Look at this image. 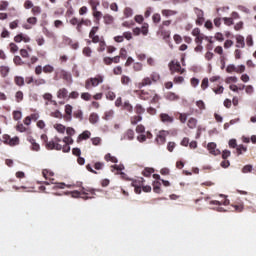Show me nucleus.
<instances>
[{"label":"nucleus","instance_id":"obj_1","mask_svg":"<svg viewBox=\"0 0 256 256\" xmlns=\"http://www.w3.org/2000/svg\"><path fill=\"white\" fill-rule=\"evenodd\" d=\"M46 134H41V141H44L46 150L63 151V153H70V145L75 143L72 136H65L63 139L53 137V140L47 141Z\"/></svg>","mask_w":256,"mask_h":256},{"label":"nucleus","instance_id":"obj_2","mask_svg":"<svg viewBox=\"0 0 256 256\" xmlns=\"http://www.w3.org/2000/svg\"><path fill=\"white\" fill-rule=\"evenodd\" d=\"M96 33H98V27L97 26L91 27V30L89 31V39L91 40L87 41V43L98 44L97 51L103 52L105 51V49L108 48V46H105V40H103V37L96 35Z\"/></svg>","mask_w":256,"mask_h":256},{"label":"nucleus","instance_id":"obj_3","mask_svg":"<svg viewBox=\"0 0 256 256\" xmlns=\"http://www.w3.org/2000/svg\"><path fill=\"white\" fill-rule=\"evenodd\" d=\"M134 93L141 101H151V104H156L160 101V96L155 93V90H136Z\"/></svg>","mask_w":256,"mask_h":256},{"label":"nucleus","instance_id":"obj_4","mask_svg":"<svg viewBox=\"0 0 256 256\" xmlns=\"http://www.w3.org/2000/svg\"><path fill=\"white\" fill-rule=\"evenodd\" d=\"M72 198H81L83 200L93 199V196L96 195V190L91 188H82L81 191H72L70 192Z\"/></svg>","mask_w":256,"mask_h":256},{"label":"nucleus","instance_id":"obj_5","mask_svg":"<svg viewBox=\"0 0 256 256\" xmlns=\"http://www.w3.org/2000/svg\"><path fill=\"white\" fill-rule=\"evenodd\" d=\"M51 117L56 119H63L65 122L72 121V105L65 104V115L61 114L60 111L56 110L55 112H51Z\"/></svg>","mask_w":256,"mask_h":256},{"label":"nucleus","instance_id":"obj_6","mask_svg":"<svg viewBox=\"0 0 256 256\" xmlns=\"http://www.w3.org/2000/svg\"><path fill=\"white\" fill-rule=\"evenodd\" d=\"M158 81H160V74H158V72H151V76L141 79V82H139V89L151 86L154 83H158Z\"/></svg>","mask_w":256,"mask_h":256},{"label":"nucleus","instance_id":"obj_7","mask_svg":"<svg viewBox=\"0 0 256 256\" xmlns=\"http://www.w3.org/2000/svg\"><path fill=\"white\" fill-rule=\"evenodd\" d=\"M101 83H103V76L96 75L94 78H89L84 82V89L90 90L91 88L98 87Z\"/></svg>","mask_w":256,"mask_h":256},{"label":"nucleus","instance_id":"obj_8","mask_svg":"<svg viewBox=\"0 0 256 256\" xmlns=\"http://www.w3.org/2000/svg\"><path fill=\"white\" fill-rule=\"evenodd\" d=\"M167 67L170 68V74L172 75H174V73L182 75L186 72L184 68H181V64H179V61L177 60L170 61V63L167 64Z\"/></svg>","mask_w":256,"mask_h":256},{"label":"nucleus","instance_id":"obj_9","mask_svg":"<svg viewBox=\"0 0 256 256\" xmlns=\"http://www.w3.org/2000/svg\"><path fill=\"white\" fill-rule=\"evenodd\" d=\"M191 35L196 37V39L194 40V42L197 45H201L203 44V41H208L210 43H212V40H210L209 37L205 36L203 33H200V29L199 28H194V30L191 31Z\"/></svg>","mask_w":256,"mask_h":256},{"label":"nucleus","instance_id":"obj_10","mask_svg":"<svg viewBox=\"0 0 256 256\" xmlns=\"http://www.w3.org/2000/svg\"><path fill=\"white\" fill-rule=\"evenodd\" d=\"M2 139L3 144L11 147H15L20 144V138H17V136L10 138L8 134H3Z\"/></svg>","mask_w":256,"mask_h":256},{"label":"nucleus","instance_id":"obj_11","mask_svg":"<svg viewBox=\"0 0 256 256\" xmlns=\"http://www.w3.org/2000/svg\"><path fill=\"white\" fill-rule=\"evenodd\" d=\"M58 79H63L65 81L70 80V73L63 69L56 70V76L53 77V80L58 81Z\"/></svg>","mask_w":256,"mask_h":256},{"label":"nucleus","instance_id":"obj_12","mask_svg":"<svg viewBox=\"0 0 256 256\" xmlns=\"http://www.w3.org/2000/svg\"><path fill=\"white\" fill-rule=\"evenodd\" d=\"M158 118L160 120V123H163L165 125H170V124L174 123V117L170 116L167 113H160Z\"/></svg>","mask_w":256,"mask_h":256},{"label":"nucleus","instance_id":"obj_13","mask_svg":"<svg viewBox=\"0 0 256 256\" xmlns=\"http://www.w3.org/2000/svg\"><path fill=\"white\" fill-rule=\"evenodd\" d=\"M143 182H145L143 178L132 181V187H134V193H136V195L141 194V187H143Z\"/></svg>","mask_w":256,"mask_h":256},{"label":"nucleus","instance_id":"obj_14","mask_svg":"<svg viewBox=\"0 0 256 256\" xmlns=\"http://www.w3.org/2000/svg\"><path fill=\"white\" fill-rule=\"evenodd\" d=\"M13 41L15 43H29V41H31V39H29V36H27L26 34H18L15 35V37H13Z\"/></svg>","mask_w":256,"mask_h":256},{"label":"nucleus","instance_id":"obj_15","mask_svg":"<svg viewBox=\"0 0 256 256\" xmlns=\"http://www.w3.org/2000/svg\"><path fill=\"white\" fill-rule=\"evenodd\" d=\"M194 13H196V25L200 26L203 25V22L205 21L203 17V10H200L199 8H194Z\"/></svg>","mask_w":256,"mask_h":256},{"label":"nucleus","instance_id":"obj_16","mask_svg":"<svg viewBox=\"0 0 256 256\" xmlns=\"http://www.w3.org/2000/svg\"><path fill=\"white\" fill-rule=\"evenodd\" d=\"M208 152L212 156L219 155V150H217V144H215L214 142L208 143Z\"/></svg>","mask_w":256,"mask_h":256},{"label":"nucleus","instance_id":"obj_17","mask_svg":"<svg viewBox=\"0 0 256 256\" xmlns=\"http://www.w3.org/2000/svg\"><path fill=\"white\" fill-rule=\"evenodd\" d=\"M90 137H91V132L89 131L82 132L77 136V144L81 143L82 141L89 140Z\"/></svg>","mask_w":256,"mask_h":256},{"label":"nucleus","instance_id":"obj_18","mask_svg":"<svg viewBox=\"0 0 256 256\" xmlns=\"http://www.w3.org/2000/svg\"><path fill=\"white\" fill-rule=\"evenodd\" d=\"M147 111V108H143L141 104L134 105V108L132 109V113H135L138 116L143 115Z\"/></svg>","mask_w":256,"mask_h":256},{"label":"nucleus","instance_id":"obj_19","mask_svg":"<svg viewBox=\"0 0 256 256\" xmlns=\"http://www.w3.org/2000/svg\"><path fill=\"white\" fill-rule=\"evenodd\" d=\"M27 142H30L32 145V151L39 152V144L32 138V136H27Z\"/></svg>","mask_w":256,"mask_h":256},{"label":"nucleus","instance_id":"obj_20","mask_svg":"<svg viewBox=\"0 0 256 256\" xmlns=\"http://www.w3.org/2000/svg\"><path fill=\"white\" fill-rule=\"evenodd\" d=\"M67 95H70V93H67L66 88H60V89H58V92L56 93V97L58 99H66Z\"/></svg>","mask_w":256,"mask_h":256},{"label":"nucleus","instance_id":"obj_21","mask_svg":"<svg viewBox=\"0 0 256 256\" xmlns=\"http://www.w3.org/2000/svg\"><path fill=\"white\" fill-rule=\"evenodd\" d=\"M245 46H247V43L244 42L243 36L237 35L236 36V48L243 49Z\"/></svg>","mask_w":256,"mask_h":256},{"label":"nucleus","instance_id":"obj_22","mask_svg":"<svg viewBox=\"0 0 256 256\" xmlns=\"http://www.w3.org/2000/svg\"><path fill=\"white\" fill-rule=\"evenodd\" d=\"M41 71H44V74H52L53 72L58 70H55L51 64H46L44 66H41Z\"/></svg>","mask_w":256,"mask_h":256},{"label":"nucleus","instance_id":"obj_23","mask_svg":"<svg viewBox=\"0 0 256 256\" xmlns=\"http://www.w3.org/2000/svg\"><path fill=\"white\" fill-rule=\"evenodd\" d=\"M165 99L167 101H178L179 100V95L175 94L174 92H167L165 94Z\"/></svg>","mask_w":256,"mask_h":256},{"label":"nucleus","instance_id":"obj_24","mask_svg":"<svg viewBox=\"0 0 256 256\" xmlns=\"http://www.w3.org/2000/svg\"><path fill=\"white\" fill-rule=\"evenodd\" d=\"M13 82L15 83V86H18V87L25 86L26 84V81H24L21 76H15L13 78Z\"/></svg>","mask_w":256,"mask_h":256},{"label":"nucleus","instance_id":"obj_25","mask_svg":"<svg viewBox=\"0 0 256 256\" xmlns=\"http://www.w3.org/2000/svg\"><path fill=\"white\" fill-rule=\"evenodd\" d=\"M123 111H127V113L131 114V110L134 109V106H131L129 100L125 101V104L120 105Z\"/></svg>","mask_w":256,"mask_h":256},{"label":"nucleus","instance_id":"obj_26","mask_svg":"<svg viewBox=\"0 0 256 256\" xmlns=\"http://www.w3.org/2000/svg\"><path fill=\"white\" fill-rule=\"evenodd\" d=\"M41 175L44 176V179L50 180L51 182L53 181V179H51V177H53V172H51L50 170L44 169L43 171H41Z\"/></svg>","mask_w":256,"mask_h":256},{"label":"nucleus","instance_id":"obj_27","mask_svg":"<svg viewBox=\"0 0 256 256\" xmlns=\"http://www.w3.org/2000/svg\"><path fill=\"white\" fill-rule=\"evenodd\" d=\"M184 123H186V126H188L189 129H196V124L198 123V120H196V118H189V121Z\"/></svg>","mask_w":256,"mask_h":256},{"label":"nucleus","instance_id":"obj_28","mask_svg":"<svg viewBox=\"0 0 256 256\" xmlns=\"http://www.w3.org/2000/svg\"><path fill=\"white\" fill-rule=\"evenodd\" d=\"M233 149H236V156H241L248 151V148L243 145H239V147H234Z\"/></svg>","mask_w":256,"mask_h":256},{"label":"nucleus","instance_id":"obj_29","mask_svg":"<svg viewBox=\"0 0 256 256\" xmlns=\"http://www.w3.org/2000/svg\"><path fill=\"white\" fill-rule=\"evenodd\" d=\"M53 129H56V131L60 134H63L65 131H67V128L63 124H54Z\"/></svg>","mask_w":256,"mask_h":256},{"label":"nucleus","instance_id":"obj_30","mask_svg":"<svg viewBox=\"0 0 256 256\" xmlns=\"http://www.w3.org/2000/svg\"><path fill=\"white\" fill-rule=\"evenodd\" d=\"M114 18L110 14H106V16H103V23L106 25H113Z\"/></svg>","mask_w":256,"mask_h":256},{"label":"nucleus","instance_id":"obj_31","mask_svg":"<svg viewBox=\"0 0 256 256\" xmlns=\"http://www.w3.org/2000/svg\"><path fill=\"white\" fill-rule=\"evenodd\" d=\"M72 118L82 121L84 119L82 110H75V112H72Z\"/></svg>","mask_w":256,"mask_h":256},{"label":"nucleus","instance_id":"obj_32","mask_svg":"<svg viewBox=\"0 0 256 256\" xmlns=\"http://www.w3.org/2000/svg\"><path fill=\"white\" fill-rule=\"evenodd\" d=\"M141 120H142L141 115H136L129 118V123L132 125H136L139 122H141Z\"/></svg>","mask_w":256,"mask_h":256},{"label":"nucleus","instance_id":"obj_33","mask_svg":"<svg viewBox=\"0 0 256 256\" xmlns=\"http://www.w3.org/2000/svg\"><path fill=\"white\" fill-rule=\"evenodd\" d=\"M161 14H163V17H172L174 15H177V11L164 9L161 11Z\"/></svg>","mask_w":256,"mask_h":256},{"label":"nucleus","instance_id":"obj_34","mask_svg":"<svg viewBox=\"0 0 256 256\" xmlns=\"http://www.w3.org/2000/svg\"><path fill=\"white\" fill-rule=\"evenodd\" d=\"M120 83L124 86H128L131 83V78H129V76L122 75L120 77Z\"/></svg>","mask_w":256,"mask_h":256},{"label":"nucleus","instance_id":"obj_35","mask_svg":"<svg viewBox=\"0 0 256 256\" xmlns=\"http://www.w3.org/2000/svg\"><path fill=\"white\" fill-rule=\"evenodd\" d=\"M9 72H10V68H8V66H1L0 67L1 77L6 78L8 76Z\"/></svg>","mask_w":256,"mask_h":256},{"label":"nucleus","instance_id":"obj_36","mask_svg":"<svg viewBox=\"0 0 256 256\" xmlns=\"http://www.w3.org/2000/svg\"><path fill=\"white\" fill-rule=\"evenodd\" d=\"M212 93H215V95H222L224 93V87L217 85V87H212Z\"/></svg>","mask_w":256,"mask_h":256},{"label":"nucleus","instance_id":"obj_37","mask_svg":"<svg viewBox=\"0 0 256 256\" xmlns=\"http://www.w3.org/2000/svg\"><path fill=\"white\" fill-rule=\"evenodd\" d=\"M92 12V16H94V19H96V22L101 21V18L105 17V15H103L101 12H99L98 10H91Z\"/></svg>","mask_w":256,"mask_h":256},{"label":"nucleus","instance_id":"obj_38","mask_svg":"<svg viewBox=\"0 0 256 256\" xmlns=\"http://www.w3.org/2000/svg\"><path fill=\"white\" fill-rule=\"evenodd\" d=\"M156 142L158 143V145L165 144V134L160 132V134H158V136L156 137Z\"/></svg>","mask_w":256,"mask_h":256},{"label":"nucleus","instance_id":"obj_39","mask_svg":"<svg viewBox=\"0 0 256 256\" xmlns=\"http://www.w3.org/2000/svg\"><path fill=\"white\" fill-rule=\"evenodd\" d=\"M160 182L159 181H153V193L160 194Z\"/></svg>","mask_w":256,"mask_h":256},{"label":"nucleus","instance_id":"obj_40","mask_svg":"<svg viewBox=\"0 0 256 256\" xmlns=\"http://www.w3.org/2000/svg\"><path fill=\"white\" fill-rule=\"evenodd\" d=\"M210 205H217V206L224 205V206H227V205H229V200L224 199V201L222 203L217 201V200H212V201H210Z\"/></svg>","mask_w":256,"mask_h":256},{"label":"nucleus","instance_id":"obj_41","mask_svg":"<svg viewBox=\"0 0 256 256\" xmlns=\"http://www.w3.org/2000/svg\"><path fill=\"white\" fill-rule=\"evenodd\" d=\"M89 123H91V124H96V123H98V114H96V113H91V114L89 115Z\"/></svg>","mask_w":256,"mask_h":256},{"label":"nucleus","instance_id":"obj_42","mask_svg":"<svg viewBox=\"0 0 256 256\" xmlns=\"http://www.w3.org/2000/svg\"><path fill=\"white\" fill-rule=\"evenodd\" d=\"M104 160H106V162H110V163H117V158H115V156L110 155V153L106 154V156H104Z\"/></svg>","mask_w":256,"mask_h":256},{"label":"nucleus","instance_id":"obj_43","mask_svg":"<svg viewBox=\"0 0 256 256\" xmlns=\"http://www.w3.org/2000/svg\"><path fill=\"white\" fill-rule=\"evenodd\" d=\"M153 174V168H145L144 171L141 172V175L148 178Z\"/></svg>","mask_w":256,"mask_h":256},{"label":"nucleus","instance_id":"obj_44","mask_svg":"<svg viewBox=\"0 0 256 256\" xmlns=\"http://www.w3.org/2000/svg\"><path fill=\"white\" fill-rule=\"evenodd\" d=\"M75 26H87V27H91V20H89V19H82L81 22L75 24Z\"/></svg>","mask_w":256,"mask_h":256},{"label":"nucleus","instance_id":"obj_45","mask_svg":"<svg viewBox=\"0 0 256 256\" xmlns=\"http://www.w3.org/2000/svg\"><path fill=\"white\" fill-rule=\"evenodd\" d=\"M125 139L129 141L134 140V130H127V132H125Z\"/></svg>","mask_w":256,"mask_h":256},{"label":"nucleus","instance_id":"obj_46","mask_svg":"<svg viewBox=\"0 0 256 256\" xmlns=\"http://www.w3.org/2000/svg\"><path fill=\"white\" fill-rule=\"evenodd\" d=\"M32 84H34V86L39 87L41 85H46V80L44 78H37V80H34Z\"/></svg>","mask_w":256,"mask_h":256},{"label":"nucleus","instance_id":"obj_47","mask_svg":"<svg viewBox=\"0 0 256 256\" xmlns=\"http://www.w3.org/2000/svg\"><path fill=\"white\" fill-rule=\"evenodd\" d=\"M132 69L134 72H141V70H143V64L136 62L133 64Z\"/></svg>","mask_w":256,"mask_h":256},{"label":"nucleus","instance_id":"obj_48","mask_svg":"<svg viewBox=\"0 0 256 256\" xmlns=\"http://www.w3.org/2000/svg\"><path fill=\"white\" fill-rule=\"evenodd\" d=\"M89 5L91 6V11H96L99 5L98 0H89Z\"/></svg>","mask_w":256,"mask_h":256},{"label":"nucleus","instance_id":"obj_49","mask_svg":"<svg viewBox=\"0 0 256 256\" xmlns=\"http://www.w3.org/2000/svg\"><path fill=\"white\" fill-rule=\"evenodd\" d=\"M78 98H81L83 101H91V94L89 92H84L79 96Z\"/></svg>","mask_w":256,"mask_h":256},{"label":"nucleus","instance_id":"obj_50","mask_svg":"<svg viewBox=\"0 0 256 256\" xmlns=\"http://www.w3.org/2000/svg\"><path fill=\"white\" fill-rule=\"evenodd\" d=\"M82 55H84V57L90 58L91 57V48L90 47H84L82 49Z\"/></svg>","mask_w":256,"mask_h":256},{"label":"nucleus","instance_id":"obj_51","mask_svg":"<svg viewBox=\"0 0 256 256\" xmlns=\"http://www.w3.org/2000/svg\"><path fill=\"white\" fill-rule=\"evenodd\" d=\"M139 31L141 32V35H148V24L144 23V25L139 28Z\"/></svg>","mask_w":256,"mask_h":256},{"label":"nucleus","instance_id":"obj_52","mask_svg":"<svg viewBox=\"0 0 256 256\" xmlns=\"http://www.w3.org/2000/svg\"><path fill=\"white\" fill-rule=\"evenodd\" d=\"M172 83L174 84H182L184 83V77L182 76H174Z\"/></svg>","mask_w":256,"mask_h":256},{"label":"nucleus","instance_id":"obj_53","mask_svg":"<svg viewBox=\"0 0 256 256\" xmlns=\"http://www.w3.org/2000/svg\"><path fill=\"white\" fill-rule=\"evenodd\" d=\"M221 20L224 21V25L226 26L234 25V19L224 17V18H221Z\"/></svg>","mask_w":256,"mask_h":256},{"label":"nucleus","instance_id":"obj_54","mask_svg":"<svg viewBox=\"0 0 256 256\" xmlns=\"http://www.w3.org/2000/svg\"><path fill=\"white\" fill-rule=\"evenodd\" d=\"M80 95L78 92L76 91H72L70 92V94H68V97H66V99H77L78 97H80Z\"/></svg>","mask_w":256,"mask_h":256},{"label":"nucleus","instance_id":"obj_55","mask_svg":"<svg viewBox=\"0 0 256 256\" xmlns=\"http://www.w3.org/2000/svg\"><path fill=\"white\" fill-rule=\"evenodd\" d=\"M13 64H15V66H22L23 62L20 56L13 57Z\"/></svg>","mask_w":256,"mask_h":256},{"label":"nucleus","instance_id":"obj_56","mask_svg":"<svg viewBox=\"0 0 256 256\" xmlns=\"http://www.w3.org/2000/svg\"><path fill=\"white\" fill-rule=\"evenodd\" d=\"M243 41L247 44L248 47L253 46V36L248 35L246 39H243Z\"/></svg>","mask_w":256,"mask_h":256},{"label":"nucleus","instance_id":"obj_57","mask_svg":"<svg viewBox=\"0 0 256 256\" xmlns=\"http://www.w3.org/2000/svg\"><path fill=\"white\" fill-rule=\"evenodd\" d=\"M113 75H115V76L122 75V67L121 66H115V68H113Z\"/></svg>","mask_w":256,"mask_h":256},{"label":"nucleus","instance_id":"obj_58","mask_svg":"<svg viewBox=\"0 0 256 256\" xmlns=\"http://www.w3.org/2000/svg\"><path fill=\"white\" fill-rule=\"evenodd\" d=\"M106 99H107L108 101H114V100H115V92H113V91H108V92L106 93Z\"/></svg>","mask_w":256,"mask_h":256},{"label":"nucleus","instance_id":"obj_59","mask_svg":"<svg viewBox=\"0 0 256 256\" xmlns=\"http://www.w3.org/2000/svg\"><path fill=\"white\" fill-rule=\"evenodd\" d=\"M23 99L22 91L15 92V102L20 103Z\"/></svg>","mask_w":256,"mask_h":256},{"label":"nucleus","instance_id":"obj_60","mask_svg":"<svg viewBox=\"0 0 256 256\" xmlns=\"http://www.w3.org/2000/svg\"><path fill=\"white\" fill-rule=\"evenodd\" d=\"M30 9H32V15L34 16L41 14V8L39 6H34Z\"/></svg>","mask_w":256,"mask_h":256},{"label":"nucleus","instance_id":"obj_61","mask_svg":"<svg viewBox=\"0 0 256 256\" xmlns=\"http://www.w3.org/2000/svg\"><path fill=\"white\" fill-rule=\"evenodd\" d=\"M123 14H125V18H130L131 15H133V11L131 10V8L127 7L125 8V11H123Z\"/></svg>","mask_w":256,"mask_h":256},{"label":"nucleus","instance_id":"obj_62","mask_svg":"<svg viewBox=\"0 0 256 256\" xmlns=\"http://www.w3.org/2000/svg\"><path fill=\"white\" fill-rule=\"evenodd\" d=\"M22 117V113L20 111H13V120L18 121Z\"/></svg>","mask_w":256,"mask_h":256},{"label":"nucleus","instance_id":"obj_63","mask_svg":"<svg viewBox=\"0 0 256 256\" xmlns=\"http://www.w3.org/2000/svg\"><path fill=\"white\" fill-rule=\"evenodd\" d=\"M207 83H209V82L207 81V78H203V80L201 81V89H202L203 91H205V89H207V87H209V84H207Z\"/></svg>","mask_w":256,"mask_h":256},{"label":"nucleus","instance_id":"obj_64","mask_svg":"<svg viewBox=\"0 0 256 256\" xmlns=\"http://www.w3.org/2000/svg\"><path fill=\"white\" fill-rule=\"evenodd\" d=\"M9 50H11V53L17 52V45L15 43L8 44Z\"/></svg>","mask_w":256,"mask_h":256}]
</instances>
